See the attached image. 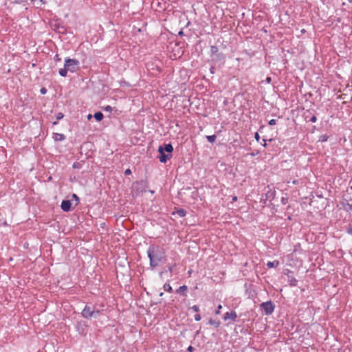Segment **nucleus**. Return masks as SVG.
Returning <instances> with one entry per match:
<instances>
[{"mask_svg":"<svg viewBox=\"0 0 352 352\" xmlns=\"http://www.w3.org/2000/svg\"><path fill=\"white\" fill-rule=\"evenodd\" d=\"M147 255L150 261V266L155 267L165 261L166 252L164 249L156 245H151L147 250Z\"/></svg>","mask_w":352,"mask_h":352,"instance_id":"nucleus-1","label":"nucleus"},{"mask_svg":"<svg viewBox=\"0 0 352 352\" xmlns=\"http://www.w3.org/2000/svg\"><path fill=\"white\" fill-rule=\"evenodd\" d=\"M65 67H66L69 72L72 73L76 72L80 68L79 60L75 58H66L65 60Z\"/></svg>","mask_w":352,"mask_h":352,"instance_id":"nucleus-2","label":"nucleus"},{"mask_svg":"<svg viewBox=\"0 0 352 352\" xmlns=\"http://www.w3.org/2000/svg\"><path fill=\"white\" fill-rule=\"evenodd\" d=\"M100 313L99 310H95L94 307L85 305L82 311V316L85 318H91V317H96Z\"/></svg>","mask_w":352,"mask_h":352,"instance_id":"nucleus-3","label":"nucleus"},{"mask_svg":"<svg viewBox=\"0 0 352 352\" xmlns=\"http://www.w3.org/2000/svg\"><path fill=\"white\" fill-rule=\"evenodd\" d=\"M261 309L265 312V315H271L275 309V305L272 301L264 302L260 305Z\"/></svg>","mask_w":352,"mask_h":352,"instance_id":"nucleus-4","label":"nucleus"},{"mask_svg":"<svg viewBox=\"0 0 352 352\" xmlns=\"http://www.w3.org/2000/svg\"><path fill=\"white\" fill-rule=\"evenodd\" d=\"M158 152L160 155L158 156V159L160 162L166 163L168 159L172 157L171 154H166L165 152L162 149V146H160L158 148Z\"/></svg>","mask_w":352,"mask_h":352,"instance_id":"nucleus-5","label":"nucleus"},{"mask_svg":"<svg viewBox=\"0 0 352 352\" xmlns=\"http://www.w3.org/2000/svg\"><path fill=\"white\" fill-rule=\"evenodd\" d=\"M341 204L344 210L346 212H351L352 210V199L343 197Z\"/></svg>","mask_w":352,"mask_h":352,"instance_id":"nucleus-6","label":"nucleus"},{"mask_svg":"<svg viewBox=\"0 0 352 352\" xmlns=\"http://www.w3.org/2000/svg\"><path fill=\"white\" fill-rule=\"evenodd\" d=\"M288 278L289 284L291 287H294L297 285L298 280L295 278V277L293 276V272L287 270V272L285 273Z\"/></svg>","mask_w":352,"mask_h":352,"instance_id":"nucleus-7","label":"nucleus"},{"mask_svg":"<svg viewBox=\"0 0 352 352\" xmlns=\"http://www.w3.org/2000/svg\"><path fill=\"white\" fill-rule=\"evenodd\" d=\"M61 209L65 212H69L72 208V203L69 200H63L60 205Z\"/></svg>","mask_w":352,"mask_h":352,"instance_id":"nucleus-8","label":"nucleus"},{"mask_svg":"<svg viewBox=\"0 0 352 352\" xmlns=\"http://www.w3.org/2000/svg\"><path fill=\"white\" fill-rule=\"evenodd\" d=\"M237 314L236 311H231L230 312H226L224 314L223 319L224 320H227L228 319H231L232 321H235L237 318Z\"/></svg>","mask_w":352,"mask_h":352,"instance_id":"nucleus-9","label":"nucleus"},{"mask_svg":"<svg viewBox=\"0 0 352 352\" xmlns=\"http://www.w3.org/2000/svg\"><path fill=\"white\" fill-rule=\"evenodd\" d=\"M188 287L186 285L180 286L175 290L176 293L179 294L184 296H187Z\"/></svg>","mask_w":352,"mask_h":352,"instance_id":"nucleus-10","label":"nucleus"},{"mask_svg":"<svg viewBox=\"0 0 352 352\" xmlns=\"http://www.w3.org/2000/svg\"><path fill=\"white\" fill-rule=\"evenodd\" d=\"M162 149L164 152H167L168 154H171L173 151V147L171 144H164L162 146Z\"/></svg>","mask_w":352,"mask_h":352,"instance_id":"nucleus-11","label":"nucleus"},{"mask_svg":"<svg viewBox=\"0 0 352 352\" xmlns=\"http://www.w3.org/2000/svg\"><path fill=\"white\" fill-rule=\"evenodd\" d=\"M53 138L55 141H63L65 139V136L62 133H54Z\"/></svg>","mask_w":352,"mask_h":352,"instance_id":"nucleus-12","label":"nucleus"},{"mask_svg":"<svg viewBox=\"0 0 352 352\" xmlns=\"http://www.w3.org/2000/svg\"><path fill=\"white\" fill-rule=\"evenodd\" d=\"M175 213L180 217H184L186 214V211L183 208H179L176 210Z\"/></svg>","mask_w":352,"mask_h":352,"instance_id":"nucleus-13","label":"nucleus"},{"mask_svg":"<svg viewBox=\"0 0 352 352\" xmlns=\"http://www.w3.org/2000/svg\"><path fill=\"white\" fill-rule=\"evenodd\" d=\"M94 116L95 119L98 122L101 121L104 118L102 113L100 111L95 113Z\"/></svg>","mask_w":352,"mask_h":352,"instance_id":"nucleus-14","label":"nucleus"},{"mask_svg":"<svg viewBox=\"0 0 352 352\" xmlns=\"http://www.w3.org/2000/svg\"><path fill=\"white\" fill-rule=\"evenodd\" d=\"M279 265V262L278 261H269L267 262V266L269 267V268H272V267H278Z\"/></svg>","mask_w":352,"mask_h":352,"instance_id":"nucleus-15","label":"nucleus"},{"mask_svg":"<svg viewBox=\"0 0 352 352\" xmlns=\"http://www.w3.org/2000/svg\"><path fill=\"white\" fill-rule=\"evenodd\" d=\"M67 72L68 70L67 69L66 67L64 66L63 68L59 69L58 73L61 76L65 77L67 74Z\"/></svg>","mask_w":352,"mask_h":352,"instance_id":"nucleus-16","label":"nucleus"},{"mask_svg":"<svg viewBox=\"0 0 352 352\" xmlns=\"http://www.w3.org/2000/svg\"><path fill=\"white\" fill-rule=\"evenodd\" d=\"M208 323L211 325H214L216 328L219 327L221 324L220 321H216L212 319H210Z\"/></svg>","mask_w":352,"mask_h":352,"instance_id":"nucleus-17","label":"nucleus"},{"mask_svg":"<svg viewBox=\"0 0 352 352\" xmlns=\"http://www.w3.org/2000/svg\"><path fill=\"white\" fill-rule=\"evenodd\" d=\"M218 52H219V48L217 46H216V45L211 46V47H210L211 56L216 54Z\"/></svg>","mask_w":352,"mask_h":352,"instance_id":"nucleus-18","label":"nucleus"},{"mask_svg":"<svg viewBox=\"0 0 352 352\" xmlns=\"http://www.w3.org/2000/svg\"><path fill=\"white\" fill-rule=\"evenodd\" d=\"M55 30H57L60 33H63L65 32V29L63 26L60 25H55Z\"/></svg>","mask_w":352,"mask_h":352,"instance_id":"nucleus-19","label":"nucleus"},{"mask_svg":"<svg viewBox=\"0 0 352 352\" xmlns=\"http://www.w3.org/2000/svg\"><path fill=\"white\" fill-rule=\"evenodd\" d=\"M56 121L54 122H53V124L54 125H56L58 123V120L62 119L63 117H64V114L61 112H59L56 115Z\"/></svg>","mask_w":352,"mask_h":352,"instance_id":"nucleus-20","label":"nucleus"},{"mask_svg":"<svg viewBox=\"0 0 352 352\" xmlns=\"http://www.w3.org/2000/svg\"><path fill=\"white\" fill-rule=\"evenodd\" d=\"M164 289L167 292H173V289H172V287L170 285L169 283H166L164 285Z\"/></svg>","mask_w":352,"mask_h":352,"instance_id":"nucleus-21","label":"nucleus"},{"mask_svg":"<svg viewBox=\"0 0 352 352\" xmlns=\"http://www.w3.org/2000/svg\"><path fill=\"white\" fill-rule=\"evenodd\" d=\"M206 138L209 142L213 143L216 140L217 136L215 135H207Z\"/></svg>","mask_w":352,"mask_h":352,"instance_id":"nucleus-22","label":"nucleus"},{"mask_svg":"<svg viewBox=\"0 0 352 352\" xmlns=\"http://www.w3.org/2000/svg\"><path fill=\"white\" fill-rule=\"evenodd\" d=\"M162 3L159 1V0H153V2H152V6H156L162 9H164V8H162V6H161Z\"/></svg>","mask_w":352,"mask_h":352,"instance_id":"nucleus-23","label":"nucleus"},{"mask_svg":"<svg viewBox=\"0 0 352 352\" xmlns=\"http://www.w3.org/2000/svg\"><path fill=\"white\" fill-rule=\"evenodd\" d=\"M191 309L195 311V312H199V307L198 305H193Z\"/></svg>","mask_w":352,"mask_h":352,"instance_id":"nucleus-24","label":"nucleus"},{"mask_svg":"<svg viewBox=\"0 0 352 352\" xmlns=\"http://www.w3.org/2000/svg\"><path fill=\"white\" fill-rule=\"evenodd\" d=\"M328 136L326 135H321L320 138V140L322 142H325L327 140Z\"/></svg>","mask_w":352,"mask_h":352,"instance_id":"nucleus-25","label":"nucleus"},{"mask_svg":"<svg viewBox=\"0 0 352 352\" xmlns=\"http://www.w3.org/2000/svg\"><path fill=\"white\" fill-rule=\"evenodd\" d=\"M222 309V306L221 305H219L217 307V309L215 311L216 314H219L221 312V309Z\"/></svg>","mask_w":352,"mask_h":352,"instance_id":"nucleus-26","label":"nucleus"},{"mask_svg":"<svg viewBox=\"0 0 352 352\" xmlns=\"http://www.w3.org/2000/svg\"><path fill=\"white\" fill-rule=\"evenodd\" d=\"M276 123V120L275 119H272L269 121L268 124L271 126L275 125Z\"/></svg>","mask_w":352,"mask_h":352,"instance_id":"nucleus-27","label":"nucleus"},{"mask_svg":"<svg viewBox=\"0 0 352 352\" xmlns=\"http://www.w3.org/2000/svg\"><path fill=\"white\" fill-rule=\"evenodd\" d=\"M287 202H288V198H287V197H282L281 203L283 204H287Z\"/></svg>","mask_w":352,"mask_h":352,"instance_id":"nucleus-28","label":"nucleus"},{"mask_svg":"<svg viewBox=\"0 0 352 352\" xmlns=\"http://www.w3.org/2000/svg\"><path fill=\"white\" fill-rule=\"evenodd\" d=\"M201 315H200V314H196V315L195 316V320L196 321H197V322H198V321H200V320H201Z\"/></svg>","mask_w":352,"mask_h":352,"instance_id":"nucleus-29","label":"nucleus"},{"mask_svg":"<svg viewBox=\"0 0 352 352\" xmlns=\"http://www.w3.org/2000/svg\"><path fill=\"white\" fill-rule=\"evenodd\" d=\"M316 120H317V118L316 116H311V118L309 119V121L311 122H316Z\"/></svg>","mask_w":352,"mask_h":352,"instance_id":"nucleus-30","label":"nucleus"},{"mask_svg":"<svg viewBox=\"0 0 352 352\" xmlns=\"http://www.w3.org/2000/svg\"><path fill=\"white\" fill-rule=\"evenodd\" d=\"M41 94L44 95L47 93V89L45 87H42L40 90Z\"/></svg>","mask_w":352,"mask_h":352,"instance_id":"nucleus-31","label":"nucleus"},{"mask_svg":"<svg viewBox=\"0 0 352 352\" xmlns=\"http://www.w3.org/2000/svg\"><path fill=\"white\" fill-rule=\"evenodd\" d=\"M274 193V192H268L267 193H266L267 199H270L271 197H272Z\"/></svg>","mask_w":352,"mask_h":352,"instance_id":"nucleus-32","label":"nucleus"},{"mask_svg":"<svg viewBox=\"0 0 352 352\" xmlns=\"http://www.w3.org/2000/svg\"><path fill=\"white\" fill-rule=\"evenodd\" d=\"M187 351L189 352H194L195 348L192 346H189L187 349Z\"/></svg>","mask_w":352,"mask_h":352,"instance_id":"nucleus-33","label":"nucleus"},{"mask_svg":"<svg viewBox=\"0 0 352 352\" xmlns=\"http://www.w3.org/2000/svg\"><path fill=\"white\" fill-rule=\"evenodd\" d=\"M254 138H255V139L256 140L257 142H259L261 138H260V135H259V134L258 133H255Z\"/></svg>","mask_w":352,"mask_h":352,"instance_id":"nucleus-34","label":"nucleus"},{"mask_svg":"<svg viewBox=\"0 0 352 352\" xmlns=\"http://www.w3.org/2000/svg\"><path fill=\"white\" fill-rule=\"evenodd\" d=\"M72 198L74 199L77 202L79 201V198L76 194L72 195Z\"/></svg>","mask_w":352,"mask_h":352,"instance_id":"nucleus-35","label":"nucleus"},{"mask_svg":"<svg viewBox=\"0 0 352 352\" xmlns=\"http://www.w3.org/2000/svg\"><path fill=\"white\" fill-rule=\"evenodd\" d=\"M131 173V170L129 168L126 169V170L124 171V174H125L126 175H130Z\"/></svg>","mask_w":352,"mask_h":352,"instance_id":"nucleus-36","label":"nucleus"},{"mask_svg":"<svg viewBox=\"0 0 352 352\" xmlns=\"http://www.w3.org/2000/svg\"><path fill=\"white\" fill-rule=\"evenodd\" d=\"M105 111H111V107L110 106H107L104 109Z\"/></svg>","mask_w":352,"mask_h":352,"instance_id":"nucleus-37","label":"nucleus"},{"mask_svg":"<svg viewBox=\"0 0 352 352\" xmlns=\"http://www.w3.org/2000/svg\"><path fill=\"white\" fill-rule=\"evenodd\" d=\"M347 232L350 234L352 235V227H350L348 230H347Z\"/></svg>","mask_w":352,"mask_h":352,"instance_id":"nucleus-38","label":"nucleus"},{"mask_svg":"<svg viewBox=\"0 0 352 352\" xmlns=\"http://www.w3.org/2000/svg\"><path fill=\"white\" fill-rule=\"evenodd\" d=\"M214 69H215L214 67H211L210 69V72L212 74H214Z\"/></svg>","mask_w":352,"mask_h":352,"instance_id":"nucleus-39","label":"nucleus"},{"mask_svg":"<svg viewBox=\"0 0 352 352\" xmlns=\"http://www.w3.org/2000/svg\"><path fill=\"white\" fill-rule=\"evenodd\" d=\"M263 144H263V146L264 147H265V146H267L266 140L263 139Z\"/></svg>","mask_w":352,"mask_h":352,"instance_id":"nucleus-40","label":"nucleus"},{"mask_svg":"<svg viewBox=\"0 0 352 352\" xmlns=\"http://www.w3.org/2000/svg\"><path fill=\"white\" fill-rule=\"evenodd\" d=\"M55 59H56V60H60V58L58 57V54H56V55L55 56Z\"/></svg>","mask_w":352,"mask_h":352,"instance_id":"nucleus-41","label":"nucleus"},{"mask_svg":"<svg viewBox=\"0 0 352 352\" xmlns=\"http://www.w3.org/2000/svg\"><path fill=\"white\" fill-rule=\"evenodd\" d=\"M237 200V197L234 196L232 198V201H236Z\"/></svg>","mask_w":352,"mask_h":352,"instance_id":"nucleus-42","label":"nucleus"},{"mask_svg":"<svg viewBox=\"0 0 352 352\" xmlns=\"http://www.w3.org/2000/svg\"><path fill=\"white\" fill-rule=\"evenodd\" d=\"M293 184H298V180H294V181H293Z\"/></svg>","mask_w":352,"mask_h":352,"instance_id":"nucleus-43","label":"nucleus"},{"mask_svg":"<svg viewBox=\"0 0 352 352\" xmlns=\"http://www.w3.org/2000/svg\"><path fill=\"white\" fill-rule=\"evenodd\" d=\"M267 81L268 82H270L271 81V78H270V77H268V78H267Z\"/></svg>","mask_w":352,"mask_h":352,"instance_id":"nucleus-44","label":"nucleus"},{"mask_svg":"<svg viewBox=\"0 0 352 352\" xmlns=\"http://www.w3.org/2000/svg\"><path fill=\"white\" fill-rule=\"evenodd\" d=\"M91 117H92V116H91V114H89V115H88V116H87V118L89 120V119H91Z\"/></svg>","mask_w":352,"mask_h":352,"instance_id":"nucleus-45","label":"nucleus"},{"mask_svg":"<svg viewBox=\"0 0 352 352\" xmlns=\"http://www.w3.org/2000/svg\"><path fill=\"white\" fill-rule=\"evenodd\" d=\"M73 167L74 168H77L78 167L77 164H74Z\"/></svg>","mask_w":352,"mask_h":352,"instance_id":"nucleus-46","label":"nucleus"},{"mask_svg":"<svg viewBox=\"0 0 352 352\" xmlns=\"http://www.w3.org/2000/svg\"><path fill=\"white\" fill-rule=\"evenodd\" d=\"M179 34H180V35L183 34V32L182 31L179 32Z\"/></svg>","mask_w":352,"mask_h":352,"instance_id":"nucleus-47","label":"nucleus"},{"mask_svg":"<svg viewBox=\"0 0 352 352\" xmlns=\"http://www.w3.org/2000/svg\"><path fill=\"white\" fill-rule=\"evenodd\" d=\"M169 271H170V272H172V267H169Z\"/></svg>","mask_w":352,"mask_h":352,"instance_id":"nucleus-48","label":"nucleus"},{"mask_svg":"<svg viewBox=\"0 0 352 352\" xmlns=\"http://www.w3.org/2000/svg\"><path fill=\"white\" fill-rule=\"evenodd\" d=\"M163 295V292L160 293V296H162Z\"/></svg>","mask_w":352,"mask_h":352,"instance_id":"nucleus-49","label":"nucleus"},{"mask_svg":"<svg viewBox=\"0 0 352 352\" xmlns=\"http://www.w3.org/2000/svg\"><path fill=\"white\" fill-rule=\"evenodd\" d=\"M349 2H351V1H352V0H349Z\"/></svg>","mask_w":352,"mask_h":352,"instance_id":"nucleus-50","label":"nucleus"},{"mask_svg":"<svg viewBox=\"0 0 352 352\" xmlns=\"http://www.w3.org/2000/svg\"><path fill=\"white\" fill-rule=\"evenodd\" d=\"M41 1H43V0H41Z\"/></svg>","mask_w":352,"mask_h":352,"instance_id":"nucleus-51","label":"nucleus"}]
</instances>
